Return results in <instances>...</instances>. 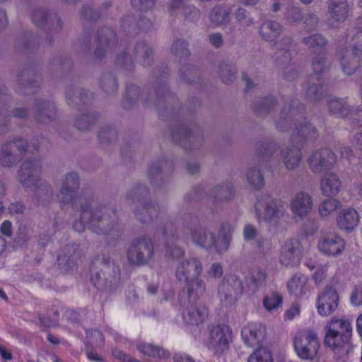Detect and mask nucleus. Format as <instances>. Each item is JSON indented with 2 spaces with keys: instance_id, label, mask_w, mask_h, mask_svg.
I'll list each match as a JSON object with an SVG mask.
<instances>
[{
  "instance_id": "nucleus-1",
  "label": "nucleus",
  "mask_w": 362,
  "mask_h": 362,
  "mask_svg": "<svg viewBox=\"0 0 362 362\" xmlns=\"http://www.w3.org/2000/svg\"><path fill=\"white\" fill-rule=\"evenodd\" d=\"M80 199L81 220L74 221L73 228L82 232L85 224L93 233L102 236L108 245H115L124 233V226L119 219L116 208L105 202L95 204L90 202L86 204Z\"/></svg>"
},
{
  "instance_id": "nucleus-2",
  "label": "nucleus",
  "mask_w": 362,
  "mask_h": 362,
  "mask_svg": "<svg viewBox=\"0 0 362 362\" xmlns=\"http://www.w3.org/2000/svg\"><path fill=\"white\" fill-rule=\"evenodd\" d=\"M305 107L295 100L292 105H286L276 120V126L280 131H286L293 121L296 126L291 137V143L303 146L304 144L313 141L318 137V132L309 121L304 117Z\"/></svg>"
},
{
  "instance_id": "nucleus-3",
  "label": "nucleus",
  "mask_w": 362,
  "mask_h": 362,
  "mask_svg": "<svg viewBox=\"0 0 362 362\" xmlns=\"http://www.w3.org/2000/svg\"><path fill=\"white\" fill-rule=\"evenodd\" d=\"M90 270L91 280L98 288L113 291L120 286V270L108 255H95L91 260Z\"/></svg>"
},
{
  "instance_id": "nucleus-4",
  "label": "nucleus",
  "mask_w": 362,
  "mask_h": 362,
  "mask_svg": "<svg viewBox=\"0 0 362 362\" xmlns=\"http://www.w3.org/2000/svg\"><path fill=\"white\" fill-rule=\"evenodd\" d=\"M37 141L29 142L25 138L17 136L4 142L0 146V166L11 169L17 165L28 153L39 151Z\"/></svg>"
},
{
  "instance_id": "nucleus-5",
  "label": "nucleus",
  "mask_w": 362,
  "mask_h": 362,
  "mask_svg": "<svg viewBox=\"0 0 362 362\" xmlns=\"http://www.w3.org/2000/svg\"><path fill=\"white\" fill-rule=\"evenodd\" d=\"M182 233L190 235L197 246L209 249L216 244L215 234L202 225L199 217L194 214H186L182 218Z\"/></svg>"
},
{
  "instance_id": "nucleus-6",
  "label": "nucleus",
  "mask_w": 362,
  "mask_h": 362,
  "mask_svg": "<svg viewBox=\"0 0 362 362\" xmlns=\"http://www.w3.org/2000/svg\"><path fill=\"white\" fill-rule=\"evenodd\" d=\"M148 191L146 186L137 184L128 192L127 197L138 202L140 205L134 210L136 218L141 223H149L159 217L160 209L158 205L146 202Z\"/></svg>"
},
{
  "instance_id": "nucleus-7",
  "label": "nucleus",
  "mask_w": 362,
  "mask_h": 362,
  "mask_svg": "<svg viewBox=\"0 0 362 362\" xmlns=\"http://www.w3.org/2000/svg\"><path fill=\"white\" fill-rule=\"evenodd\" d=\"M351 334L352 327L348 320L334 317L326 325L325 344L333 350L342 349L349 344Z\"/></svg>"
},
{
  "instance_id": "nucleus-8",
  "label": "nucleus",
  "mask_w": 362,
  "mask_h": 362,
  "mask_svg": "<svg viewBox=\"0 0 362 362\" xmlns=\"http://www.w3.org/2000/svg\"><path fill=\"white\" fill-rule=\"evenodd\" d=\"M255 209L257 221L271 225H276L286 213V206L281 201L267 194H263L258 199Z\"/></svg>"
},
{
  "instance_id": "nucleus-9",
  "label": "nucleus",
  "mask_w": 362,
  "mask_h": 362,
  "mask_svg": "<svg viewBox=\"0 0 362 362\" xmlns=\"http://www.w3.org/2000/svg\"><path fill=\"white\" fill-rule=\"evenodd\" d=\"M155 247L149 236L141 235L133 239L127 250L126 255L129 263L141 267L148 264L153 258Z\"/></svg>"
},
{
  "instance_id": "nucleus-10",
  "label": "nucleus",
  "mask_w": 362,
  "mask_h": 362,
  "mask_svg": "<svg viewBox=\"0 0 362 362\" xmlns=\"http://www.w3.org/2000/svg\"><path fill=\"white\" fill-rule=\"evenodd\" d=\"M293 344L297 356L302 360L312 361L318 354L320 340L312 329L298 332L293 337Z\"/></svg>"
},
{
  "instance_id": "nucleus-11",
  "label": "nucleus",
  "mask_w": 362,
  "mask_h": 362,
  "mask_svg": "<svg viewBox=\"0 0 362 362\" xmlns=\"http://www.w3.org/2000/svg\"><path fill=\"white\" fill-rule=\"evenodd\" d=\"M362 57V30L357 32L352 37L351 51H339V59L343 71L352 75L361 66Z\"/></svg>"
},
{
  "instance_id": "nucleus-12",
  "label": "nucleus",
  "mask_w": 362,
  "mask_h": 362,
  "mask_svg": "<svg viewBox=\"0 0 362 362\" xmlns=\"http://www.w3.org/2000/svg\"><path fill=\"white\" fill-rule=\"evenodd\" d=\"M337 156L329 148L316 149L308 156V165L314 174H321L334 168Z\"/></svg>"
},
{
  "instance_id": "nucleus-13",
  "label": "nucleus",
  "mask_w": 362,
  "mask_h": 362,
  "mask_svg": "<svg viewBox=\"0 0 362 362\" xmlns=\"http://www.w3.org/2000/svg\"><path fill=\"white\" fill-rule=\"evenodd\" d=\"M42 168L40 160L36 158H29L22 162L17 171L16 177L25 190L33 187L41 179Z\"/></svg>"
},
{
  "instance_id": "nucleus-14",
  "label": "nucleus",
  "mask_w": 362,
  "mask_h": 362,
  "mask_svg": "<svg viewBox=\"0 0 362 362\" xmlns=\"http://www.w3.org/2000/svg\"><path fill=\"white\" fill-rule=\"evenodd\" d=\"M232 339V331L226 325H217L209 329L208 349L219 356L228 349L229 342Z\"/></svg>"
},
{
  "instance_id": "nucleus-15",
  "label": "nucleus",
  "mask_w": 362,
  "mask_h": 362,
  "mask_svg": "<svg viewBox=\"0 0 362 362\" xmlns=\"http://www.w3.org/2000/svg\"><path fill=\"white\" fill-rule=\"evenodd\" d=\"M32 112L35 122L41 125L49 124L57 119L56 105L50 100L35 99L32 105Z\"/></svg>"
},
{
  "instance_id": "nucleus-16",
  "label": "nucleus",
  "mask_w": 362,
  "mask_h": 362,
  "mask_svg": "<svg viewBox=\"0 0 362 362\" xmlns=\"http://www.w3.org/2000/svg\"><path fill=\"white\" fill-rule=\"evenodd\" d=\"M344 240L334 231H324L321 233L318 243V250L324 255L332 257L340 255L344 250Z\"/></svg>"
},
{
  "instance_id": "nucleus-17",
  "label": "nucleus",
  "mask_w": 362,
  "mask_h": 362,
  "mask_svg": "<svg viewBox=\"0 0 362 362\" xmlns=\"http://www.w3.org/2000/svg\"><path fill=\"white\" fill-rule=\"evenodd\" d=\"M304 247L298 239L286 240L282 245L279 260L286 267H294L298 266L301 260Z\"/></svg>"
},
{
  "instance_id": "nucleus-18",
  "label": "nucleus",
  "mask_w": 362,
  "mask_h": 362,
  "mask_svg": "<svg viewBox=\"0 0 362 362\" xmlns=\"http://www.w3.org/2000/svg\"><path fill=\"white\" fill-rule=\"evenodd\" d=\"M31 19L37 28L47 33H58L63 26V23L57 13L44 8L35 10Z\"/></svg>"
},
{
  "instance_id": "nucleus-19",
  "label": "nucleus",
  "mask_w": 362,
  "mask_h": 362,
  "mask_svg": "<svg viewBox=\"0 0 362 362\" xmlns=\"http://www.w3.org/2000/svg\"><path fill=\"white\" fill-rule=\"evenodd\" d=\"M78 192L60 187L56 198L61 206L71 204L74 209H78L80 208L81 198L83 199L82 202L84 204L89 202L93 204L94 194L91 190L83 189L79 195H78Z\"/></svg>"
},
{
  "instance_id": "nucleus-20",
  "label": "nucleus",
  "mask_w": 362,
  "mask_h": 362,
  "mask_svg": "<svg viewBox=\"0 0 362 362\" xmlns=\"http://www.w3.org/2000/svg\"><path fill=\"white\" fill-rule=\"evenodd\" d=\"M173 140L182 145L185 148L189 147L197 148L200 146L203 141L202 132L195 126L187 127L186 125L181 126L177 130H173L171 134Z\"/></svg>"
},
{
  "instance_id": "nucleus-21",
  "label": "nucleus",
  "mask_w": 362,
  "mask_h": 362,
  "mask_svg": "<svg viewBox=\"0 0 362 362\" xmlns=\"http://www.w3.org/2000/svg\"><path fill=\"white\" fill-rule=\"evenodd\" d=\"M203 272L202 261L197 257L180 261L175 269V277L179 281H187L201 276Z\"/></svg>"
},
{
  "instance_id": "nucleus-22",
  "label": "nucleus",
  "mask_w": 362,
  "mask_h": 362,
  "mask_svg": "<svg viewBox=\"0 0 362 362\" xmlns=\"http://www.w3.org/2000/svg\"><path fill=\"white\" fill-rule=\"evenodd\" d=\"M243 290L242 281L235 275H230L224 279L218 289L222 300L231 303L236 300Z\"/></svg>"
},
{
  "instance_id": "nucleus-23",
  "label": "nucleus",
  "mask_w": 362,
  "mask_h": 362,
  "mask_svg": "<svg viewBox=\"0 0 362 362\" xmlns=\"http://www.w3.org/2000/svg\"><path fill=\"white\" fill-rule=\"evenodd\" d=\"M97 42L98 47L94 54L96 59L101 60L117 45L115 31L109 28H102L98 33Z\"/></svg>"
},
{
  "instance_id": "nucleus-24",
  "label": "nucleus",
  "mask_w": 362,
  "mask_h": 362,
  "mask_svg": "<svg viewBox=\"0 0 362 362\" xmlns=\"http://www.w3.org/2000/svg\"><path fill=\"white\" fill-rule=\"evenodd\" d=\"M339 295L335 288L326 286L317 297V310L320 315H331L338 307Z\"/></svg>"
},
{
  "instance_id": "nucleus-25",
  "label": "nucleus",
  "mask_w": 362,
  "mask_h": 362,
  "mask_svg": "<svg viewBox=\"0 0 362 362\" xmlns=\"http://www.w3.org/2000/svg\"><path fill=\"white\" fill-rule=\"evenodd\" d=\"M328 21L332 25L343 23L348 18L350 5L348 0H327Z\"/></svg>"
},
{
  "instance_id": "nucleus-26",
  "label": "nucleus",
  "mask_w": 362,
  "mask_h": 362,
  "mask_svg": "<svg viewBox=\"0 0 362 362\" xmlns=\"http://www.w3.org/2000/svg\"><path fill=\"white\" fill-rule=\"evenodd\" d=\"M313 202L312 196L307 192L301 191L293 197L291 202V210L293 215L303 219L312 211Z\"/></svg>"
},
{
  "instance_id": "nucleus-27",
  "label": "nucleus",
  "mask_w": 362,
  "mask_h": 362,
  "mask_svg": "<svg viewBox=\"0 0 362 362\" xmlns=\"http://www.w3.org/2000/svg\"><path fill=\"white\" fill-rule=\"evenodd\" d=\"M66 97L69 105L81 109L90 103L93 93L76 86H71L66 88Z\"/></svg>"
},
{
  "instance_id": "nucleus-28",
  "label": "nucleus",
  "mask_w": 362,
  "mask_h": 362,
  "mask_svg": "<svg viewBox=\"0 0 362 362\" xmlns=\"http://www.w3.org/2000/svg\"><path fill=\"white\" fill-rule=\"evenodd\" d=\"M301 146L292 144V146H286L280 151V158L288 170H293L299 167L302 160Z\"/></svg>"
},
{
  "instance_id": "nucleus-29",
  "label": "nucleus",
  "mask_w": 362,
  "mask_h": 362,
  "mask_svg": "<svg viewBox=\"0 0 362 362\" xmlns=\"http://www.w3.org/2000/svg\"><path fill=\"white\" fill-rule=\"evenodd\" d=\"M196 302L189 303L185 305L183 303V305L186 306L185 308L182 315L185 322L192 325H199L202 324L208 316V310L205 306L197 305Z\"/></svg>"
},
{
  "instance_id": "nucleus-30",
  "label": "nucleus",
  "mask_w": 362,
  "mask_h": 362,
  "mask_svg": "<svg viewBox=\"0 0 362 362\" xmlns=\"http://www.w3.org/2000/svg\"><path fill=\"white\" fill-rule=\"evenodd\" d=\"M59 266L67 270L78 265L82 261V253L76 245H69L64 251L58 256Z\"/></svg>"
},
{
  "instance_id": "nucleus-31",
  "label": "nucleus",
  "mask_w": 362,
  "mask_h": 362,
  "mask_svg": "<svg viewBox=\"0 0 362 362\" xmlns=\"http://www.w3.org/2000/svg\"><path fill=\"white\" fill-rule=\"evenodd\" d=\"M293 40L291 37L285 36L276 44L277 50L274 56L277 66L280 69L291 66L292 60L291 48L293 47Z\"/></svg>"
},
{
  "instance_id": "nucleus-32",
  "label": "nucleus",
  "mask_w": 362,
  "mask_h": 362,
  "mask_svg": "<svg viewBox=\"0 0 362 362\" xmlns=\"http://www.w3.org/2000/svg\"><path fill=\"white\" fill-rule=\"evenodd\" d=\"M284 30L282 25L276 21H264L259 28V34L262 40L269 42H274L280 37Z\"/></svg>"
},
{
  "instance_id": "nucleus-33",
  "label": "nucleus",
  "mask_w": 362,
  "mask_h": 362,
  "mask_svg": "<svg viewBox=\"0 0 362 362\" xmlns=\"http://www.w3.org/2000/svg\"><path fill=\"white\" fill-rule=\"evenodd\" d=\"M359 215L354 208H346L340 211L337 218V226L345 231L353 230L358 224Z\"/></svg>"
},
{
  "instance_id": "nucleus-34",
  "label": "nucleus",
  "mask_w": 362,
  "mask_h": 362,
  "mask_svg": "<svg viewBox=\"0 0 362 362\" xmlns=\"http://www.w3.org/2000/svg\"><path fill=\"white\" fill-rule=\"evenodd\" d=\"M231 8L226 4H217L210 11L209 18L216 26H226L230 22Z\"/></svg>"
},
{
  "instance_id": "nucleus-35",
  "label": "nucleus",
  "mask_w": 362,
  "mask_h": 362,
  "mask_svg": "<svg viewBox=\"0 0 362 362\" xmlns=\"http://www.w3.org/2000/svg\"><path fill=\"white\" fill-rule=\"evenodd\" d=\"M320 186L323 195L332 197L337 195L340 192L341 181L337 174L329 173L322 177Z\"/></svg>"
},
{
  "instance_id": "nucleus-36",
  "label": "nucleus",
  "mask_w": 362,
  "mask_h": 362,
  "mask_svg": "<svg viewBox=\"0 0 362 362\" xmlns=\"http://www.w3.org/2000/svg\"><path fill=\"white\" fill-rule=\"evenodd\" d=\"M243 239L246 243L255 242L258 250L262 252H265L267 241L261 235L257 228L251 223H247L243 228Z\"/></svg>"
},
{
  "instance_id": "nucleus-37",
  "label": "nucleus",
  "mask_w": 362,
  "mask_h": 362,
  "mask_svg": "<svg viewBox=\"0 0 362 362\" xmlns=\"http://www.w3.org/2000/svg\"><path fill=\"white\" fill-rule=\"evenodd\" d=\"M325 94L326 89L320 78L316 76H310L305 91L306 98L312 101H318L323 99Z\"/></svg>"
},
{
  "instance_id": "nucleus-38",
  "label": "nucleus",
  "mask_w": 362,
  "mask_h": 362,
  "mask_svg": "<svg viewBox=\"0 0 362 362\" xmlns=\"http://www.w3.org/2000/svg\"><path fill=\"white\" fill-rule=\"evenodd\" d=\"M183 282L186 284L185 288L189 303L196 302L205 293L206 285L200 276Z\"/></svg>"
},
{
  "instance_id": "nucleus-39",
  "label": "nucleus",
  "mask_w": 362,
  "mask_h": 362,
  "mask_svg": "<svg viewBox=\"0 0 362 362\" xmlns=\"http://www.w3.org/2000/svg\"><path fill=\"white\" fill-rule=\"evenodd\" d=\"M288 292L296 297H301L308 291V278L301 274H296L287 284Z\"/></svg>"
},
{
  "instance_id": "nucleus-40",
  "label": "nucleus",
  "mask_w": 362,
  "mask_h": 362,
  "mask_svg": "<svg viewBox=\"0 0 362 362\" xmlns=\"http://www.w3.org/2000/svg\"><path fill=\"white\" fill-rule=\"evenodd\" d=\"M327 107L330 115L339 118H346L355 112L346 101L338 98L329 100Z\"/></svg>"
},
{
  "instance_id": "nucleus-41",
  "label": "nucleus",
  "mask_w": 362,
  "mask_h": 362,
  "mask_svg": "<svg viewBox=\"0 0 362 362\" xmlns=\"http://www.w3.org/2000/svg\"><path fill=\"white\" fill-rule=\"evenodd\" d=\"M33 187L27 191L33 192V196L39 201L49 202L53 197V189L51 185L46 181L40 179Z\"/></svg>"
},
{
  "instance_id": "nucleus-42",
  "label": "nucleus",
  "mask_w": 362,
  "mask_h": 362,
  "mask_svg": "<svg viewBox=\"0 0 362 362\" xmlns=\"http://www.w3.org/2000/svg\"><path fill=\"white\" fill-rule=\"evenodd\" d=\"M241 334L245 344L250 346L258 345L263 337L262 330L252 325H249L243 329Z\"/></svg>"
},
{
  "instance_id": "nucleus-43",
  "label": "nucleus",
  "mask_w": 362,
  "mask_h": 362,
  "mask_svg": "<svg viewBox=\"0 0 362 362\" xmlns=\"http://www.w3.org/2000/svg\"><path fill=\"white\" fill-rule=\"evenodd\" d=\"M99 84L102 90L107 95H112L118 90L117 80L111 72L103 74L100 78Z\"/></svg>"
},
{
  "instance_id": "nucleus-44",
  "label": "nucleus",
  "mask_w": 362,
  "mask_h": 362,
  "mask_svg": "<svg viewBox=\"0 0 362 362\" xmlns=\"http://www.w3.org/2000/svg\"><path fill=\"white\" fill-rule=\"evenodd\" d=\"M211 195L216 202L230 199L233 196V185L230 183L217 185L212 189Z\"/></svg>"
},
{
  "instance_id": "nucleus-45",
  "label": "nucleus",
  "mask_w": 362,
  "mask_h": 362,
  "mask_svg": "<svg viewBox=\"0 0 362 362\" xmlns=\"http://www.w3.org/2000/svg\"><path fill=\"white\" fill-rule=\"evenodd\" d=\"M341 207L342 204L338 199H327L319 204L318 211L320 216L326 218L331 216L337 209H340Z\"/></svg>"
},
{
  "instance_id": "nucleus-46",
  "label": "nucleus",
  "mask_w": 362,
  "mask_h": 362,
  "mask_svg": "<svg viewBox=\"0 0 362 362\" xmlns=\"http://www.w3.org/2000/svg\"><path fill=\"white\" fill-rule=\"evenodd\" d=\"M302 42L310 50L322 49L327 44V39L321 34L316 33L305 37Z\"/></svg>"
},
{
  "instance_id": "nucleus-47",
  "label": "nucleus",
  "mask_w": 362,
  "mask_h": 362,
  "mask_svg": "<svg viewBox=\"0 0 362 362\" xmlns=\"http://www.w3.org/2000/svg\"><path fill=\"white\" fill-rule=\"evenodd\" d=\"M249 184L255 189H261L264 186V177L259 168L250 167L246 174Z\"/></svg>"
},
{
  "instance_id": "nucleus-48",
  "label": "nucleus",
  "mask_w": 362,
  "mask_h": 362,
  "mask_svg": "<svg viewBox=\"0 0 362 362\" xmlns=\"http://www.w3.org/2000/svg\"><path fill=\"white\" fill-rule=\"evenodd\" d=\"M133 54L134 58H143V63L145 66L150 65L153 50L145 42H140L136 43L133 48Z\"/></svg>"
},
{
  "instance_id": "nucleus-49",
  "label": "nucleus",
  "mask_w": 362,
  "mask_h": 362,
  "mask_svg": "<svg viewBox=\"0 0 362 362\" xmlns=\"http://www.w3.org/2000/svg\"><path fill=\"white\" fill-rule=\"evenodd\" d=\"M158 232L163 235V240L165 243L174 242L178 238L177 229L175 223L171 221H167L160 226L158 229Z\"/></svg>"
},
{
  "instance_id": "nucleus-50",
  "label": "nucleus",
  "mask_w": 362,
  "mask_h": 362,
  "mask_svg": "<svg viewBox=\"0 0 362 362\" xmlns=\"http://www.w3.org/2000/svg\"><path fill=\"white\" fill-rule=\"evenodd\" d=\"M175 100V96L168 90L165 84H161L160 86L157 89V99L156 105L158 112H160L164 106V101L168 103H170L172 101ZM165 109V107H163Z\"/></svg>"
},
{
  "instance_id": "nucleus-51",
  "label": "nucleus",
  "mask_w": 362,
  "mask_h": 362,
  "mask_svg": "<svg viewBox=\"0 0 362 362\" xmlns=\"http://www.w3.org/2000/svg\"><path fill=\"white\" fill-rule=\"evenodd\" d=\"M25 78L26 76L24 74L18 76L15 90L21 95H28L34 93L37 86L35 83L25 81Z\"/></svg>"
},
{
  "instance_id": "nucleus-52",
  "label": "nucleus",
  "mask_w": 362,
  "mask_h": 362,
  "mask_svg": "<svg viewBox=\"0 0 362 362\" xmlns=\"http://www.w3.org/2000/svg\"><path fill=\"white\" fill-rule=\"evenodd\" d=\"M278 144L273 141H263L257 145V155L262 160L270 158L277 151Z\"/></svg>"
},
{
  "instance_id": "nucleus-53",
  "label": "nucleus",
  "mask_w": 362,
  "mask_h": 362,
  "mask_svg": "<svg viewBox=\"0 0 362 362\" xmlns=\"http://www.w3.org/2000/svg\"><path fill=\"white\" fill-rule=\"evenodd\" d=\"M188 42L182 39L174 40L171 46V52L179 59H185L190 55Z\"/></svg>"
},
{
  "instance_id": "nucleus-54",
  "label": "nucleus",
  "mask_w": 362,
  "mask_h": 362,
  "mask_svg": "<svg viewBox=\"0 0 362 362\" xmlns=\"http://www.w3.org/2000/svg\"><path fill=\"white\" fill-rule=\"evenodd\" d=\"M139 95V88L135 85H130L127 87L126 95L124 97L122 105L124 109L132 107Z\"/></svg>"
},
{
  "instance_id": "nucleus-55",
  "label": "nucleus",
  "mask_w": 362,
  "mask_h": 362,
  "mask_svg": "<svg viewBox=\"0 0 362 362\" xmlns=\"http://www.w3.org/2000/svg\"><path fill=\"white\" fill-rule=\"evenodd\" d=\"M247 362H274V359L268 349L261 347L250 355Z\"/></svg>"
},
{
  "instance_id": "nucleus-56",
  "label": "nucleus",
  "mask_w": 362,
  "mask_h": 362,
  "mask_svg": "<svg viewBox=\"0 0 362 362\" xmlns=\"http://www.w3.org/2000/svg\"><path fill=\"white\" fill-rule=\"evenodd\" d=\"M80 187V179L78 175L75 172H71L64 175L62 180V188H66L78 192Z\"/></svg>"
},
{
  "instance_id": "nucleus-57",
  "label": "nucleus",
  "mask_w": 362,
  "mask_h": 362,
  "mask_svg": "<svg viewBox=\"0 0 362 362\" xmlns=\"http://www.w3.org/2000/svg\"><path fill=\"white\" fill-rule=\"evenodd\" d=\"M235 70L228 64L221 63L218 66V74L222 82L228 83L233 82L235 78Z\"/></svg>"
},
{
  "instance_id": "nucleus-58",
  "label": "nucleus",
  "mask_w": 362,
  "mask_h": 362,
  "mask_svg": "<svg viewBox=\"0 0 362 362\" xmlns=\"http://www.w3.org/2000/svg\"><path fill=\"white\" fill-rule=\"evenodd\" d=\"M163 164L166 165V162H157L149 166L148 176L151 185L154 187H158L161 181L160 170L163 168Z\"/></svg>"
},
{
  "instance_id": "nucleus-59",
  "label": "nucleus",
  "mask_w": 362,
  "mask_h": 362,
  "mask_svg": "<svg viewBox=\"0 0 362 362\" xmlns=\"http://www.w3.org/2000/svg\"><path fill=\"white\" fill-rule=\"evenodd\" d=\"M282 301V296L277 292H273L264 298L263 304L267 310L272 311L281 306Z\"/></svg>"
},
{
  "instance_id": "nucleus-60",
  "label": "nucleus",
  "mask_w": 362,
  "mask_h": 362,
  "mask_svg": "<svg viewBox=\"0 0 362 362\" xmlns=\"http://www.w3.org/2000/svg\"><path fill=\"white\" fill-rule=\"evenodd\" d=\"M95 119L94 114H83L76 117L74 125L78 129L86 131L92 127Z\"/></svg>"
},
{
  "instance_id": "nucleus-61",
  "label": "nucleus",
  "mask_w": 362,
  "mask_h": 362,
  "mask_svg": "<svg viewBox=\"0 0 362 362\" xmlns=\"http://www.w3.org/2000/svg\"><path fill=\"white\" fill-rule=\"evenodd\" d=\"M98 139L102 144H111L116 141L117 139V132L115 128L110 126H105L100 129L98 133Z\"/></svg>"
},
{
  "instance_id": "nucleus-62",
  "label": "nucleus",
  "mask_w": 362,
  "mask_h": 362,
  "mask_svg": "<svg viewBox=\"0 0 362 362\" xmlns=\"http://www.w3.org/2000/svg\"><path fill=\"white\" fill-rule=\"evenodd\" d=\"M312 67L317 74H322L329 69V64L324 52H320L313 57Z\"/></svg>"
},
{
  "instance_id": "nucleus-63",
  "label": "nucleus",
  "mask_w": 362,
  "mask_h": 362,
  "mask_svg": "<svg viewBox=\"0 0 362 362\" xmlns=\"http://www.w3.org/2000/svg\"><path fill=\"white\" fill-rule=\"evenodd\" d=\"M132 50V47H127L122 52L117 54L116 58L117 64L124 66L127 70H131L133 67V58L130 54Z\"/></svg>"
},
{
  "instance_id": "nucleus-64",
  "label": "nucleus",
  "mask_w": 362,
  "mask_h": 362,
  "mask_svg": "<svg viewBox=\"0 0 362 362\" xmlns=\"http://www.w3.org/2000/svg\"><path fill=\"white\" fill-rule=\"evenodd\" d=\"M137 349L141 353L148 356L161 357L165 356V351L163 349L151 344H139L137 345Z\"/></svg>"
}]
</instances>
